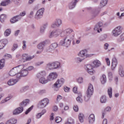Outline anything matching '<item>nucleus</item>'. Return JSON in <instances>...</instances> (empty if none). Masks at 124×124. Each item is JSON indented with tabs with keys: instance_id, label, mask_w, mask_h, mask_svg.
Instances as JSON below:
<instances>
[{
	"instance_id": "f257e3e1",
	"label": "nucleus",
	"mask_w": 124,
	"mask_h": 124,
	"mask_svg": "<svg viewBox=\"0 0 124 124\" xmlns=\"http://www.w3.org/2000/svg\"><path fill=\"white\" fill-rule=\"evenodd\" d=\"M73 31L70 28H68L63 31L62 33V36H64L63 40L61 41L60 44L61 46L69 47L71 44V41L74 39L75 34H71Z\"/></svg>"
},
{
	"instance_id": "f03ea898",
	"label": "nucleus",
	"mask_w": 124,
	"mask_h": 124,
	"mask_svg": "<svg viewBox=\"0 0 124 124\" xmlns=\"http://www.w3.org/2000/svg\"><path fill=\"white\" fill-rule=\"evenodd\" d=\"M24 68L25 66L24 65H20L14 67L10 71L9 75L10 76H15L16 74L18 73V71L22 70V69H23Z\"/></svg>"
},
{
	"instance_id": "7ed1b4c3",
	"label": "nucleus",
	"mask_w": 124,
	"mask_h": 124,
	"mask_svg": "<svg viewBox=\"0 0 124 124\" xmlns=\"http://www.w3.org/2000/svg\"><path fill=\"white\" fill-rule=\"evenodd\" d=\"M65 82V79L63 78H61L57 80L56 82L54 84L53 87L56 89V91H58L64 84Z\"/></svg>"
},
{
	"instance_id": "20e7f679",
	"label": "nucleus",
	"mask_w": 124,
	"mask_h": 124,
	"mask_svg": "<svg viewBox=\"0 0 124 124\" xmlns=\"http://www.w3.org/2000/svg\"><path fill=\"white\" fill-rule=\"evenodd\" d=\"M122 32L123 27L120 26L116 27L112 31V36L114 37H118Z\"/></svg>"
},
{
	"instance_id": "39448f33",
	"label": "nucleus",
	"mask_w": 124,
	"mask_h": 124,
	"mask_svg": "<svg viewBox=\"0 0 124 124\" xmlns=\"http://www.w3.org/2000/svg\"><path fill=\"white\" fill-rule=\"evenodd\" d=\"M93 85L92 84H90L88 90L86 92V94L87 95V98L86 97L84 98V100L85 101H88L89 100V97H91L92 95H93Z\"/></svg>"
},
{
	"instance_id": "423d86ee",
	"label": "nucleus",
	"mask_w": 124,
	"mask_h": 124,
	"mask_svg": "<svg viewBox=\"0 0 124 124\" xmlns=\"http://www.w3.org/2000/svg\"><path fill=\"white\" fill-rule=\"evenodd\" d=\"M62 31L61 29H56L54 31H53L49 33V38H52V37H58V36H59V35H60L61 34L62 36Z\"/></svg>"
},
{
	"instance_id": "0eeeda50",
	"label": "nucleus",
	"mask_w": 124,
	"mask_h": 124,
	"mask_svg": "<svg viewBox=\"0 0 124 124\" xmlns=\"http://www.w3.org/2000/svg\"><path fill=\"white\" fill-rule=\"evenodd\" d=\"M50 43H51V41H50L49 40H46L40 43L37 46V48L39 49V50H42V51H44V47H45L46 45L50 44Z\"/></svg>"
},
{
	"instance_id": "6e6552de",
	"label": "nucleus",
	"mask_w": 124,
	"mask_h": 124,
	"mask_svg": "<svg viewBox=\"0 0 124 124\" xmlns=\"http://www.w3.org/2000/svg\"><path fill=\"white\" fill-rule=\"evenodd\" d=\"M88 51L86 49L82 50L80 51L78 53V57L82 58V59H86V58H90L92 57V54H88Z\"/></svg>"
},
{
	"instance_id": "1a4fd4ad",
	"label": "nucleus",
	"mask_w": 124,
	"mask_h": 124,
	"mask_svg": "<svg viewBox=\"0 0 124 124\" xmlns=\"http://www.w3.org/2000/svg\"><path fill=\"white\" fill-rule=\"evenodd\" d=\"M48 104H49V99L47 98H45L40 102L38 105V108H45Z\"/></svg>"
},
{
	"instance_id": "9d476101",
	"label": "nucleus",
	"mask_w": 124,
	"mask_h": 124,
	"mask_svg": "<svg viewBox=\"0 0 124 124\" xmlns=\"http://www.w3.org/2000/svg\"><path fill=\"white\" fill-rule=\"evenodd\" d=\"M44 8H41L38 10L36 13L34 18L36 20H40L43 17V13H44Z\"/></svg>"
},
{
	"instance_id": "9b49d317",
	"label": "nucleus",
	"mask_w": 124,
	"mask_h": 124,
	"mask_svg": "<svg viewBox=\"0 0 124 124\" xmlns=\"http://www.w3.org/2000/svg\"><path fill=\"white\" fill-rule=\"evenodd\" d=\"M85 69L86 71L90 74V75H93L94 73L93 71V66L92 64H87L85 66Z\"/></svg>"
},
{
	"instance_id": "f8f14e48",
	"label": "nucleus",
	"mask_w": 124,
	"mask_h": 124,
	"mask_svg": "<svg viewBox=\"0 0 124 124\" xmlns=\"http://www.w3.org/2000/svg\"><path fill=\"white\" fill-rule=\"evenodd\" d=\"M62 21L61 19H57L51 25L52 29H55V28H59L62 25Z\"/></svg>"
},
{
	"instance_id": "ddd939ff",
	"label": "nucleus",
	"mask_w": 124,
	"mask_h": 124,
	"mask_svg": "<svg viewBox=\"0 0 124 124\" xmlns=\"http://www.w3.org/2000/svg\"><path fill=\"white\" fill-rule=\"evenodd\" d=\"M102 27H103V23L102 22H99L95 25L93 30L95 31H97V32H100V31H102V29L101 28Z\"/></svg>"
},
{
	"instance_id": "4468645a",
	"label": "nucleus",
	"mask_w": 124,
	"mask_h": 124,
	"mask_svg": "<svg viewBox=\"0 0 124 124\" xmlns=\"http://www.w3.org/2000/svg\"><path fill=\"white\" fill-rule=\"evenodd\" d=\"M58 78V73L56 72L50 73L47 76L48 81H54Z\"/></svg>"
},
{
	"instance_id": "2eb2a0df",
	"label": "nucleus",
	"mask_w": 124,
	"mask_h": 124,
	"mask_svg": "<svg viewBox=\"0 0 124 124\" xmlns=\"http://www.w3.org/2000/svg\"><path fill=\"white\" fill-rule=\"evenodd\" d=\"M78 1H79V0H73L69 4V9H73V8H75V6H76V4H77V2H78Z\"/></svg>"
},
{
	"instance_id": "dca6fc26",
	"label": "nucleus",
	"mask_w": 124,
	"mask_h": 124,
	"mask_svg": "<svg viewBox=\"0 0 124 124\" xmlns=\"http://www.w3.org/2000/svg\"><path fill=\"white\" fill-rule=\"evenodd\" d=\"M8 41L7 39H2L0 40V50L3 49L4 46L7 44Z\"/></svg>"
},
{
	"instance_id": "f3484780",
	"label": "nucleus",
	"mask_w": 124,
	"mask_h": 124,
	"mask_svg": "<svg viewBox=\"0 0 124 124\" xmlns=\"http://www.w3.org/2000/svg\"><path fill=\"white\" fill-rule=\"evenodd\" d=\"M117 64H118V62L117 61V59L114 57L112 59V62L111 67L112 70H114L115 68H116V67L117 66Z\"/></svg>"
},
{
	"instance_id": "a211bd4d",
	"label": "nucleus",
	"mask_w": 124,
	"mask_h": 124,
	"mask_svg": "<svg viewBox=\"0 0 124 124\" xmlns=\"http://www.w3.org/2000/svg\"><path fill=\"white\" fill-rule=\"evenodd\" d=\"M23 110H24V108L20 107L14 110L13 114L14 115H18V114H20V113H22Z\"/></svg>"
},
{
	"instance_id": "6ab92c4d",
	"label": "nucleus",
	"mask_w": 124,
	"mask_h": 124,
	"mask_svg": "<svg viewBox=\"0 0 124 124\" xmlns=\"http://www.w3.org/2000/svg\"><path fill=\"white\" fill-rule=\"evenodd\" d=\"M21 16H14L11 19L10 21L12 24H14V23H16V22H18L20 19H21Z\"/></svg>"
},
{
	"instance_id": "aec40b11",
	"label": "nucleus",
	"mask_w": 124,
	"mask_h": 124,
	"mask_svg": "<svg viewBox=\"0 0 124 124\" xmlns=\"http://www.w3.org/2000/svg\"><path fill=\"white\" fill-rule=\"evenodd\" d=\"M95 120V117L94 116V114H91L88 118V121L90 124H93L94 123V121Z\"/></svg>"
},
{
	"instance_id": "412c9836",
	"label": "nucleus",
	"mask_w": 124,
	"mask_h": 124,
	"mask_svg": "<svg viewBox=\"0 0 124 124\" xmlns=\"http://www.w3.org/2000/svg\"><path fill=\"white\" fill-rule=\"evenodd\" d=\"M49 79H48V77H47V78L46 79L44 77L40 78L39 79V82L41 84H47L48 82H49Z\"/></svg>"
},
{
	"instance_id": "4be33fe9",
	"label": "nucleus",
	"mask_w": 124,
	"mask_h": 124,
	"mask_svg": "<svg viewBox=\"0 0 124 124\" xmlns=\"http://www.w3.org/2000/svg\"><path fill=\"white\" fill-rule=\"evenodd\" d=\"M88 10L91 12L92 14H93V15H94V16H96L97 14H98V11H97L95 9H93L91 7L87 8Z\"/></svg>"
},
{
	"instance_id": "5701e85b",
	"label": "nucleus",
	"mask_w": 124,
	"mask_h": 124,
	"mask_svg": "<svg viewBox=\"0 0 124 124\" xmlns=\"http://www.w3.org/2000/svg\"><path fill=\"white\" fill-rule=\"evenodd\" d=\"M30 103V100L29 99H26L24 101H22L21 103L19 104V106L21 108H24V107H26L27 106V104H29Z\"/></svg>"
},
{
	"instance_id": "b1692460",
	"label": "nucleus",
	"mask_w": 124,
	"mask_h": 124,
	"mask_svg": "<svg viewBox=\"0 0 124 124\" xmlns=\"http://www.w3.org/2000/svg\"><path fill=\"white\" fill-rule=\"evenodd\" d=\"M53 67L55 69H60L62 68V65H61V62H53Z\"/></svg>"
},
{
	"instance_id": "393cba45",
	"label": "nucleus",
	"mask_w": 124,
	"mask_h": 124,
	"mask_svg": "<svg viewBox=\"0 0 124 124\" xmlns=\"http://www.w3.org/2000/svg\"><path fill=\"white\" fill-rule=\"evenodd\" d=\"M17 82L18 80L12 78L8 81L7 84L8 86H13L14 85H15V84H16V83Z\"/></svg>"
},
{
	"instance_id": "a878e982",
	"label": "nucleus",
	"mask_w": 124,
	"mask_h": 124,
	"mask_svg": "<svg viewBox=\"0 0 124 124\" xmlns=\"http://www.w3.org/2000/svg\"><path fill=\"white\" fill-rule=\"evenodd\" d=\"M46 68L47 69H48V70H54V63L53 62H49L46 64Z\"/></svg>"
},
{
	"instance_id": "bb28decb",
	"label": "nucleus",
	"mask_w": 124,
	"mask_h": 124,
	"mask_svg": "<svg viewBox=\"0 0 124 124\" xmlns=\"http://www.w3.org/2000/svg\"><path fill=\"white\" fill-rule=\"evenodd\" d=\"M94 67H99L101 65V62L99 60H94L93 62Z\"/></svg>"
},
{
	"instance_id": "cd10ccee",
	"label": "nucleus",
	"mask_w": 124,
	"mask_h": 124,
	"mask_svg": "<svg viewBox=\"0 0 124 124\" xmlns=\"http://www.w3.org/2000/svg\"><path fill=\"white\" fill-rule=\"evenodd\" d=\"M13 97V96L11 95H9L8 97H6L4 99L2 100L0 102V104H3V103H5V102H7V101L10 100Z\"/></svg>"
},
{
	"instance_id": "c85d7f7f",
	"label": "nucleus",
	"mask_w": 124,
	"mask_h": 124,
	"mask_svg": "<svg viewBox=\"0 0 124 124\" xmlns=\"http://www.w3.org/2000/svg\"><path fill=\"white\" fill-rule=\"evenodd\" d=\"M25 66L23 69H22L20 73H21V75H22V77H25V76H27L28 74H29V72L28 71V70L27 69H25Z\"/></svg>"
},
{
	"instance_id": "c756f323",
	"label": "nucleus",
	"mask_w": 124,
	"mask_h": 124,
	"mask_svg": "<svg viewBox=\"0 0 124 124\" xmlns=\"http://www.w3.org/2000/svg\"><path fill=\"white\" fill-rule=\"evenodd\" d=\"M43 76H46V72L45 71H42L37 74V78H41Z\"/></svg>"
},
{
	"instance_id": "7c9ffc66",
	"label": "nucleus",
	"mask_w": 124,
	"mask_h": 124,
	"mask_svg": "<svg viewBox=\"0 0 124 124\" xmlns=\"http://www.w3.org/2000/svg\"><path fill=\"white\" fill-rule=\"evenodd\" d=\"M108 3V0H102L100 2V6L102 8L104 6H106V5Z\"/></svg>"
},
{
	"instance_id": "2f4dec72",
	"label": "nucleus",
	"mask_w": 124,
	"mask_h": 124,
	"mask_svg": "<svg viewBox=\"0 0 124 124\" xmlns=\"http://www.w3.org/2000/svg\"><path fill=\"white\" fill-rule=\"evenodd\" d=\"M16 79H15L16 80H17V82L19 81V80H20V79H21V78H22V77H23V76L22 75V74L20 72L19 73H17L16 74Z\"/></svg>"
},
{
	"instance_id": "473e14b6",
	"label": "nucleus",
	"mask_w": 124,
	"mask_h": 124,
	"mask_svg": "<svg viewBox=\"0 0 124 124\" xmlns=\"http://www.w3.org/2000/svg\"><path fill=\"white\" fill-rule=\"evenodd\" d=\"M17 123V120L15 119H10L6 122L5 124H15Z\"/></svg>"
},
{
	"instance_id": "72a5a7b5",
	"label": "nucleus",
	"mask_w": 124,
	"mask_h": 124,
	"mask_svg": "<svg viewBox=\"0 0 124 124\" xmlns=\"http://www.w3.org/2000/svg\"><path fill=\"white\" fill-rule=\"evenodd\" d=\"M78 120L80 123H84V114H83V113H79L78 115Z\"/></svg>"
},
{
	"instance_id": "f704fd0d",
	"label": "nucleus",
	"mask_w": 124,
	"mask_h": 124,
	"mask_svg": "<svg viewBox=\"0 0 124 124\" xmlns=\"http://www.w3.org/2000/svg\"><path fill=\"white\" fill-rule=\"evenodd\" d=\"M119 75L121 77H124V69L123 68V67H120L119 68Z\"/></svg>"
},
{
	"instance_id": "c9c22d12",
	"label": "nucleus",
	"mask_w": 124,
	"mask_h": 124,
	"mask_svg": "<svg viewBox=\"0 0 124 124\" xmlns=\"http://www.w3.org/2000/svg\"><path fill=\"white\" fill-rule=\"evenodd\" d=\"M100 80L102 84H105L106 83V76L103 75Z\"/></svg>"
},
{
	"instance_id": "e433bc0d",
	"label": "nucleus",
	"mask_w": 124,
	"mask_h": 124,
	"mask_svg": "<svg viewBox=\"0 0 124 124\" xmlns=\"http://www.w3.org/2000/svg\"><path fill=\"white\" fill-rule=\"evenodd\" d=\"M5 60L4 59H2L0 61V69H2L4 67V62Z\"/></svg>"
},
{
	"instance_id": "4c0bfd02",
	"label": "nucleus",
	"mask_w": 124,
	"mask_h": 124,
	"mask_svg": "<svg viewBox=\"0 0 124 124\" xmlns=\"http://www.w3.org/2000/svg\"><path fill=\"white\" fill-rule=\"evenodd\" d=\"M28 90H29V86H25L22 88L20 89V93H25V92H26V91H28Z\"/></svg>"
},
{
	"instance_id": "58836bf2",
	"label": "nucleus",
	"mask_w": 124,
	"mask_h": 124,
	"mask_svg": "<svg viewBox=\"0 0 124 124\" xmlns=\"http://www.w3.org/2000/svg\"><path fill=\"white\" fill-rule=\"evenodd\" d=\"M18 44L14 43L13 45V46L12 47V51L13 52H14V51H15V50H16V49H18Z\"/></svg>"
},
{
	"instance_id": "ea45409f",
	"label": "nucleus",
	"mask_w": 124,
	"mask_h": 124,
	"mask_svg": "<svg viewBox=\"0 0 124 124\" xmlns=\"http://www.w3.org/2000/svg\"><path fill=\"white\" fill-rule=\"evenodd\" d=\"M108 35L106 34H103L100 37V41H104L107 38Z\"/></svg>"
},
{
	"instance_id": "a19ab883",
	"label": "nucleus",
	"mask_w": 124,
	"mask_h": 124,
	"mask_svg": "<svg viewBox=\"0 0 124 124\" xmlns=\"http://www.w3.org/2000/svg\"><path fill=\"white\" fill-rule=\"evenodd\" d=\"M10 33H11V30L10 29H7L4 33V35L5 36H8Z\"/></svg>"
},
{
	"instance_id": "79ce46f5",
	"label": "nucleus",
	"mask_w": 124,
	"mask_h": 124,
	"mask_svg": "<svg viewBox=\"0 0 124 124\" xmlns=\"http://www.w3.org/2000/svg\"><path fill=\"white\" fill-rule=\"evenodd\" d=\"M5 19H6V16L5 15H1L0 16V20L1 23H3V22H4Z\"/></svg>"
},
{
	"instance_id": "37998d69",
	"label": "nucleus",
	"mask_w": 124,
	"mask_h": 124,
	"mask_svg": "<svg viewBox=\"0 0 124 124\" xmlns=\"http://www.w3.org/2000/svg\"><path fill=\"white\" fill-rule=\"evenodd\" d=\"M108 93L110 98L112 97V88L109 87L108 89Z\"/></svg>"
},
{
	"instance_id": "c03bdc74",
	"label": "nucleus",
	"mask_w": 124,
	"mask_h": 124,
	"mask_svg": "<svg viewBox=\"0 0 124 124\" xmlns=\"http://www.w3.org/2000/svg\"><path fill=\"white\" fill-rule=\"evenodd\" d=\"M67 122L69 123V124H75L74 119H72V118H69L67 120Z\"/></svg>"
},
{
	"instance_id": "a18cd8bd",
	"label": "nucleus",
	"mask_w": 124,
	"mask_h": 124,
	"mask_svg": "<svg viewBox=\"0 0 124 124\" xmlns=\"http://www.w3.org/2000/svg\"><path fill=\"white\" fill-rule=\"evenodd\" d=\"M38 93L40 95L43 94V93H46V90L43 89V90H39L38 92Z\"/></svg>"
},
{
	"instance_id": "49530a36",
	"label": "nucleus",
	"mask_w": 124,
	"mask_h": 124,
	"mask_svg": "<svg viewBox=\"0 0 124 124\" xmlns=\"http://www.w3.org/2000/svg\"><path fill=\"white\" fill-rule=\"evenodd\" d=\"M100 101L101 103H105V102L107 101L106 96H102L101 98Z\"/></svg>"
},
{
	"instance_id": "de8ad7c7",
	"label": "nucleus",
	"mask_w": 124,
	"mask_h": 124,
	"mask_svg": "<svg viewBox=\"0 0 124 124\" xmlns=\"http://www.w3.org/2000/svg\"><path fill=\"white\" fill-rule=\"evenodd\" d=\"M81 96H82V94L80 93L79 96L77 98V100L78 102H82L83 101V99H82Z\"/></svg>"
},
{
	"instance_id": "09e8293b",
	"label": "nucleus",
	"mask_w": 124,
	"mask_h": 124,
	"mask_svg": "<svg viewBox=\"0 0 124 124\" xmlns=\"http://www.w3.org/2000/svg\"><path fill=\"white\" fill-rule=\"evenodd\" d=\"M55 121L57 124H59V123H61V122H62V117H57L56 118Z\"/></svg>"
},
{
	"instance_id": "8fccbe9b",
	"label": "nucleus",
	"mask_w": 124,
	"mask_h": 124,
	"mask_svg": "<svg viewBox=\"0 0 124 124\" xmlns=\"http://www.w3.org/2000/svg\"><path fill=\"white\" fill-rule=\"evenodd\" d=\"M34 58V55L32 56H27L26 57V61L27 62H29V61H31V60H32Z\"/></svg>"
},
{
	"instance_id": "3c124183",
	"label": "nucleus",
	"mask_w": 124,
	"mask_h": 124,
	"mask_svg": "<svg viewBox=\"0 0 124 124\" xmlns=\"http://www.w3.org/2000/svg\"><path fill=\"white\" fill-rule=\"evenodd\" d=\"M26 43H27V42L26 41H23L22 49L24 50H26V49H27V46L26 45Z\"/></svg>"
},
{
	"instance_id": "603ef678",
	"label": "nucleus",
	"mask_w": 124,
	"mask_h": 124,
	"mask_svg": "<svg viewBox=\"0 0 124 124\" xmlns=\"http://www.w3.org/2000/svg\"><path fill=\"white\" fill-rule=\"evenodd\" d=\"M53 48L50 46L48 48L46 49V52H53V51H54Z\"/></svg>"
},
{
	"instance_id": "864d4df0",
	"label": "nucleus",
	"mask_w": 124,
	"mask_h": 124,
	"mask_svg": "<svg viewBox=\"0 0 124 124\" xmlns=\"http://www.w3.org/2000/svg\"><path fill=\"white\" fill-rule=\"evenodd\" d=\"M83 78L79 77L77 79V82L78 84H82L83 83Z\"/></svg>"
},
{
	"instance_id": "5fc2aeb1",
	"label": "nucleus",
	"mask_w": 124,
	"mask_h": 124,
	"mask_svg": "<svg viewBox=\"0 0 124 124\" xmlns=\"http://www.w3.org/2000/svg\"><path fill=\"white\" fill-rule=\"evenodd\" d=\"M33 108V106H32L26 112H25V114L26 115H28V114H29V113H30V112H31V110H32V108Z\"/></svg>"
},
{
	"instance_id": "6e6d98bb",
	"label": "nucleus",
	"mask_w": 124,
	"mask_h": 124,
	"mask_svg": "<svg viewBox=\"0 0 124 124\" xmlns=\"http://www.w3.org/2000/svg\"><path fill=\"white\" fill-rule=\"evenodd\" d=\"M85 60L83 58H80L79 57H78V58H76V61L78 62H83V61Z\"/></svg>"
},
{
	"instance_id": "4d7b16f0",
	"label": "nucleus",
	"mask_w": 124,
	"mask_h": 124,
	"mask_svg": "<svg viewBox=\"0 0 124 124\" xmlns=\"http://www.w3.org/2000/svg\"><path fill=\"white\" fill-rule=\"evenodd\" d=\"M43 63H44V62L43 61H41V62H37L35 65L36 66H39V65H41V64H43Z\"/></svg>"
},
{
	"instance_id": "13d9d810",
	"label": "nucleus",
	"mask_w": 124,
	"mask_h": 124,
	"mask_svg": "<svg viewBox=\"0 0 124 124\" xmlns=\"http://www.w3.org/2000/svg\"><path fill=\"white\" fill-rule=\"evenodd\" d=\"M50 46L55 50V48L58 47V44L54 43L51 44Z\"/></svg>"
},
{
	"instance_id": "bf43d9fd",
	"label": "nucleus",
	"mask_w": 124,
	"mask_h": 124,
	"mask_svg": "<svg viewBox=\"0 0 124 124\" xmlns=\"http://www.w3.org/2000/svg\"><path fill=\"white\" fill-rule=\"evenodd\" d=\"M42 114H41V112L40 113H37L36 115V119H40V118H41L42 117Z\"/></svg>"
},
{
	"instance_id": "052dcab7",
	"label": "nucleus",
	"mask_w": 124,
	"mask_h": 124,
	"mask_svg": "<svg viewBox=\"0 0 124 124\" xmlns=\"http://www.w3.org/2000/svg\"><path fill=\"white\" fill-rule=\"evenodd\" d=\"M7 5V4H6V2L5 1H3L1 2L0 4V6H6Z\"/></svg>"
},
{
	"instance_id": "680f3d73",
	"label": "nucleus",
	"mask_w": 124,
	"mask_h": 124,
	"mask_svg": "<svg viewBox=\"0 0 124 124\" xmlns=\"http://www.w3.org/2000/svg\"><path fill=\"white\" fill-rule=\"evenodd\" d=\"M45 30L46 29H45V28L41 27L40 30V33H42V34L44 33V32H45Z\"/></svg>"
},
{
	"instance_id": "e2e57ef3",
	"label": "nucleus",
	"mask_w": 124,
	"mask_h": 124,
	"mask_svg": "<svg viewBox=\"0 0 124 124\" xmlns=\"http://www.w3.org/2000/svg\"><path fill=\"white\" fill-rule=\"evenodd\" d=\"M73 109L75 112H78L79 108H78V106H74L73 107Z\"/></svg>"
},
{
	"instance_id": "0e129e2a",
	"label": "nucleus",
	"mask_w": 124,
	"mask_h": 124,
	"mask_svg": "<svg viewBox=\"0 0 124 124\" xmlns=\"http://www.w3.org/2000/svg\"><path fill=\"white\" fill-rule=\"evenodd\" d=\"M54 116H55V114L54 113H52L50 116V121H53L54 119Z\"/></svg>"
},
{
	"instance_id": "69168bd1",
	"label": "nucleus",
	"mask_w": 124,
	"mask_h": 124,
	"mask_svg": "<svg viewBox=\"0 0 124 124\" xmlns=\"http://www.w3.org/2000/svg\"><path fill=\"white\" fill-rule=\"evenodd\" d=\"M110 111H111V107H107L105 109V112H110Z\"/></svg>"
},
{
	"instance_id": "338daca9",
	"label": "nucleus",
	"mask_w": 124,
	"mask_h": 124,
	"mask_svg": "<svg viewBox=\"0 0 124 124\" xmlns=\"http://www.w3.org/2000/svg\"><path fill=\"white\" fill-rule=\"evenodd\" d=\"M108 76L109 79H112V78L113 77V74H112V72H108Z\"/></svg>"
},
{
	"instance_id": "774afa93",
	"label": "nucleus",
	"mask_w": 124,
	"mask_h": 124,
	"mask_svg": "<svg viewBox=\"0 0 124 124\" xmlns=\"http://www.w3.org/2000/svg\"><path fill=\"white\" fill-rule=\"evenodd\" d=\"M106 62L107 65L109 66L110 65V60H109V58H106Z\"/></svg>"
}]
</instances>
